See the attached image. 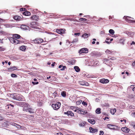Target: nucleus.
<instances>
[{
	"label": "nucleus",
	"instance_id": "1",
	"mask_svg": "<svg viewBox=\"0 0 135 135\" xmlns=\"http://www.w3.org/2000/svg\"><path fill=\"white\" fill-rule=\"evenodd\" d=\"M11 43L15 44H17L20 43V40L14 38L13 37H9L8 38Z\"/></svg>",
	"mask_w": 135,
	"mask_h": 135
},
{
	"label": "nucleus",
	"instance_id": "2",
	"mask_svg": "<svg viewBox=\"0 0 135 135\" xmlns=\"http://www.w3.org/2000/svg\"><path fill=\"white\" fill-rule=\"evenodd\" d=\"M61 103L59 102H57L56 104H52V107L54 109L57 110L59 109L61 105Z\"/></svg>",
	"mask_w": 135,
	"mask_h": 135
},
{
	"label": "nucleus",
	"instance_id": "3",
	"mask_svg": "<svg viewBox=\"0 0 135 135\" xmlns=\"http://www.w3.org/2000/svg\"><path fill=\"white\" fill-rule=\"evenodd\" d=\"M123 18L125 20L129 23H135V21L133 20H131V18H133L130 17L125 16L123 17Z\"/></svg>",
	"mask_w": 135,
	"mask_h": 135
},
{
	"label": "nucleus",
	"instance_id": "4",
	"mask_svg": "<svg viewBox=\"0 0 135 135\" xmlns=\"http://www.w3.org/2000/svg\"><path fill=\"white\" fill-rule=\"evenodd\" d=\"M23 98V97L21 95L18 94L14 96L13 99L19 101H22Z\"/></svg>",
	"mask_w": 135,
	"mask_h": 135
},
{
	"label": "nucleus",
	"instance_id": "5",
	"mask_svg": "<svg viewBox=\"0 0 135 135\" xmlns=\"http://www.w3.org/2000/svg\"><path fill=\"white\" fill-rule=\"evenodd\" d=\"M44 41L42 38H37L33 40L32 41L35 44H40L42 42Z\"/></svg>",
	"mask_w": 135,
	"mask_h": 135
},
{
	"label": "nucleus",
	"instance_id": "6",
	"mask_svg": "<svg viewBox=\"0 0 135 135\" xmlns=\"http://www.w3.org/2000/svg\"><path fill=\"white\" fill-rule=\"evenodd\" d=\"M30 26L31 28L37 29L38 24L35 22H31Z\"/></svg>",
	"mask_w": 135,
	"mask_h": 135
},
{
	"label": "nucleus",
	"instance_id": "7",
	"mask_svg": "<svg viewBox=\"0 0 135 135\" xmlns=\"http://www.w3.org/2000/svg\"><path fill=\"white\" fill-rule=\"evenodd\" d=\"M88 50L87 48H83L81 49L79 51V53L80 54L83 53H87L88 52Z\"/></svg>",
	"mask_w": 135,
	"mask_h": 135
},
{
	"label": "nucleus",
	"instance_id": "8",
	"mask_svg": "<svg viewBox=\"0 0 135 135\" xmlns=\"http://www.w3.org/2000/svg\"><path fill=\"white\" fill-rule=\"evenodd\" d=\"M79 84L82 85H85L88 86L89 85L88 83L84 81H81L79 82Z\"/></svg>",
	"mask_w": 135,
	"mask_h": 135
},
{
	"label": "nucleus",
	"instance_id": "9",
	"mask_svg": "<svg viewBox=\"0 0 135 135\" xmlns=\"http://www.w3.org/2000/svg\"><path fill=\"white\" fill-rule=\"evenodd\" d=\"M65 31V30H63L62 29H57L56 30V32L59 34L64 33Z\"/></svg>",
	"mask_w": 135,
	"mask_h": 135
},
{
	"label": "nucleus",
	"instance_id": "10",
	"mask_svg": "<svg viewBox=\"0 0 135 135\" xmlns=\"http://www.w3.org/2000/svg\"><path fill=\"white\" fill-rule=\"evenodd\" d=\"M109 81V80L108 79H105L103 78L101 79L100 80V82L102 83H108Z\"/></svg>",
	"mask_w": 135,
	"mask_h": 135
},
{
	"label": "nucleus",
	"instance_id": "11",
	"mask_svg": "<svg viewBox=\"0 0 135 135\" xmlns=\"http://www.w3.org/2000/svg\"><path fill=\"white\" fill-rule=\"evenodd\" d=\"M90 132L92 133H95L98 131V130L97 129H94L92 127L89 128Z\"/></svg>",
	"mask_w": 135,
	"mask_h": 135
},
{
	"label": "nucleus",
	"instance_id": "12",
	"mask_svg": "<svg viewBox=\"0 0 135 135\" xmlns=\"http://www.w3.org/2000/svg\"><path fill=\"white\" fill-rule=\"evenodd\" d=\"M121 130L124 132L128 133L129 132L130 129L126 127H122L121 128Z\"/></svg>",
	"mask_w": 135,
	"mask_h": 135
},
{
	"label": "nucleus",
	"instance_id": "13",
	"mask_svg": "<svg viewBox=\"0 0 135 135\" xmlns=\"http://www.w3.org/2000/svg\"><path fill=\"white\" fill-rule=\"evenodd\" d=\"M108 128L111 129H115L116 126L115 125L112 124H108L107 125Z\"/></svg>",
	"mask_w": 135,
	"mask_h": 135
},
{
	"label": "nucleus",
	"instance_id": "14",
	"mask_svg": "<svg viewBox=\"0 0 135 135\" xmlns=\"http://www.w3.org/2000/svg\"><path fill=\"white\" fill-rule=\"evenodd\" d=\"M116 59V58L115 57H112L110 59H104V61H106V64H107L108 65V61H110V62H111L110 61V60H115Z\"/></svg>",
	"mask_w": 135,
	"mask_h": 135
},
{
	"label": "nucleus",
	"instance_id": "15",
	"mask_svg": "<svg viewBox=\"0 0 135 135\" xmlns=\"http://www.w3.org/2000/svg\"><path fill=\"white\" fill-rule=\"evenodd\" d=\"M12 37L16 39H19L21 37V36L20 35L16 34H13Z\"/></svg>",
	"mask_w": 135,
	"mask_h": 135
},
{
	"label": "nucleus",
	"instance_id": "16",
	"mask_svg": "<svg viewBox=\"0 0 135 135\" xmlns=\"http://www.w3.org/2000/svg\"><path fill=\"white\" fill-rule=\"evenodd\" d=\"M88 122L90 123L94 124L95 123V121L94 119H88Z\"/></svg>",
	"mask_w": 135,
	"mask_h": 135
},
{
	"label": "nucleus",
	"instance_id": "17",
	"mask_svg": "<svg viewBox=\"0 0 135 135\" xmlns=\"http://www.w3.org/2000/svg\"><path fill=\"white\" fill-rule=\"evenodd\" d=\"M76 60L74 59H72L68 61V62L70 64L72 65L74 64L76 62Z\"/></svg>",
	"mask_w": 135,
	"mask_h": 135
},
{
	"label": "nucleus",
	"instance_id": "18",
	"mask_svg": "<svg viewBox=\"0 0 135 135\" xmlns=\"http://www.w3.org/2000/svg\"><path fill=\"white\" fill-rule=\"evenodd\" d=\"M90 36V33H85L84 34H83L82 37H83L84 38H87Z\"/></svg>",
	"mask_w": 135,
	"mask_h": 135
},
{
	"label": "nucleus",
	"instance_id": "19",
	"mask_svg": "<svg viewBox=\"0 0 135 135\" xmlns=\"http://www.w3.org/2000/svg\"><path fill=\"white\" fill-rule=\"evenodd\" d=\"M21 27L22 29L25 30H27L28 29L29 27L26 25H22L21 26Z\"/></svg>",
	"mask_w": 135,
	"mask_h": 135
},
{
	"label": "nucleus",
	"instance_id": "20",
	"mask_svg": "<svg viewBox=\"0 0 135 135\" xmlns=\"http://www.w3.org/2000/svg\"><path fill=\"white\" fill-rule=\"evenodd\" d=\"M38 18V16L36 15L32 16L31 17L32 20H37Z\"/></svg>",
	"mask_w": 135,
	"mask_h": 135
},
{
	"label": "nucleus",
	"instance_id": "21",
	"mask_svg": "<svg viewBox=\"0 0 135 135\" xmlns=\"http://www.w3.org/2000/svg\"><path fill=\"white\" fill-rule=\"evenodd\" d=\"M13 18L16 20L19 21L21 19V17L18 16H15Z\"/></svg>",
	"mask_w": 135,
	"mask_h": 135
},
{
	"label": "nucleus",
	"instance_id": "22",
	"mask_svg": "<svg viewBox=\"0 0 135 135\" xmlns=\"http://www.w3.org/2000/svg\"><path fill=\"white\" fill-rule=\"evenodd\" d=\"M125 41V39L124 38H122L120 39L119 41L120 43L122 44L123 45H124V44Z\"/></svg>",
	"mask_w": 135,
	"mask_h": 135
},
{
	"label": "nucleus",
	"instance_id": "23",
	"mask_svg": "<svg viewBox=\"0 0 135 135\" xmlns=\"http://www.w3.org/2000/svg\"><path fill=\"white\" fill-rule=\"evenodd\" d=\"M23 14L25 16H28L30 15L31 13L30 12L28 11H26L24 12Z\"/></svg>",
	"mask_w": 135,
	"mask_h": 135
},
{
	"label": "nucleus",
	"instance_id": "24",
	"mask_svg": "<svg viewBox=\"0 0 135 135\" xmlns=\"http://www.w3.org/2000/svg\"><path fill=\"white\" fill-rule=\"evenodd\" d=\"M61 96L63 97H65L66 96V92L65 91H62L61 93Z\"/></svg>",
	"mask_w": 135,
	"mask_h": 135
},
{
	"label": "nucleus",
	"instance_id": "25",
	"mask_svg": "<svg viewBox=\"0 0 135 135\" xmlns=\"http://www.w3.org/2000/svg\"><path fill=\"white\" fill-rule=\"evenodd\" d=\"M74 69H75L76 71L77 72H78L80 70V69L79 68V67L77 66H74Z\"/></svg>",
	"mask_w": 135,
	"mask_h": 135
},
{
	"label": "nucleus",
	"instance_id": "26",
	"mask_svg": "<svg viewBox=\"0 0 135 135\" xmlns=\"http://www.w3.org/2000/svg\"><path fill=\"white\" fill-rule=\"evenodd\" d=\"M26 46H22L20 47V49L22 50H25L26 49Z\"/></svg>",
	"mask_w": 135,
	"mask_h": 135
},
{
	"label": "nucleus",
	"instance_id": "27",
	"mask_svg": "<svg viewBox=\"0 0 135 135\" xmlns=\"http://www.w3.org/2000/svg\"><path fill=\"white\" fill-rule=\"evenodd\" d=\"M96 113L98 114L101 113V109L100 108H97L96 110Z\"/></svg>",
	"mask_w": 135,
	"mask_h": 135
},
{
	"label": "nucleus",
	"instance_id": "28",
	"mask_svg": "<svg viewBox=\"0 0 135 135\" xmlns=\"http://www.w3.org/2000/svg\"><path fill=\"white\" fill-rule=\"evenodd\" d=\"M33 110L32 108H29L28 107L27 112H29L30 113H32L34 112H33Z\"/></svg>",
	"mask_w": 135,
	"mask_h": 135
},
{
	"label": "nucleus",
	"instance_id": "29",
	"mask_svg": "<svg viewBox=\"0 0 135 135\" xmlns=\"http://www.w3.org/2000/svg\"><path fill=\"white\" fill-rule=\"evenodd\" d=\"M69 116H74V114L71 111H69Z\"/></svg>",
	"mask_w": 135,
	"mask_h": 135
},
{
	"label": "nucleus",
	"instance_id": "30",
	"mask_svg": "<svg viewBox=\"0 0 135 135\" xmlns=\"http://www.w3.org/2000/svg\"><path fill=\"white\" fill-rule=\"evenodd\" d=\"M17 69L16 67V66H12L11 68H9L8 69L9 70H16Z\"/></svg>",
	"mask_w": 135,
	"mask_h": 135
},
{
	"label": "nucleus",
	"instance_id": "31",
	"mask_svg": "<svg viewBox=\"0 0 135 135\" xmlns=\"http://www.w3.org/2000/svg\"><path fill=\"white\" fill-rule=\"evenodd\" d=\"M109 32L112 35H113L114 33V30L112 29H110L109 30Z\"/></svg>",
	"mask_w": 135,
	"mask_h": 135
},
{
	"label": "nucleus",
	"instance_id": "32",
	"mask_svg": "<svg viewBox=\"0 0 135 135\" xmlns=\"http://www.w3.org/2000/svg\"><path fill=\"white\" fill-rule=\"evenodd\" d=\"M131 88L132 89V90L133 91H134V92L135 93V86H134V85H132L130 86Z\"/></svg>",
	"mask_w": 135,
	"mask_h": 135
},
{
	"label": "nucleus",
	"instance_id": "33",
	"mask_svg": "<svg viewBox=\"0 0 135 135\" xmlns=\"http://www.w3.org/2000/svg\"><path fill=\"white\" fill-rule=\"evenodd\" d=\"M116 111V109H111L110 110V112L112 114H114Z\"/></svg>",
	"mask_w": 135,
	"mask_h": 135
},
{
	"label": "nucleus",
	"instance_id": "34",
	"mask_svg": "<svg viewBox=\"0 0 135 135\" xmlns=\"http://www.w3.org/2000/svg\"><path fill=\"white\" fill-rule=\"evenodd\" d=\"M112 52H111L110 50H109L108 49L107 50L105 51V52L106 54H110L112 53Z\"/></svg>",
	"mask_w": 135,
	"mask_h": 135
},
{
	"label": "nucleus",
	"instance_id": "35",
	"mask_svg": "<svg viewBox=\"0 0 135 135\" xmlns=\"http://www.w3.org/2000/svg\"><path fill=\"white\" fill-rule=\"evenodd\" d=\"M82 100H80L79 101H78L76 102V105H79L82 102Z\"/></svg>",
	"mask_w": 135,
	"mask_h": 135
},
{
	"label": "nucleus",
	"instance_id": "36",
	"mask_svg": "<svg viewBox=\"0 0 135 135\" xmlns=\"http://www.w3.org/2000/svg\"><path fill=\"white\" fill-rule=\"evenodd\" d=\"M79 20L80 21H86L87 20L84 18H80Z\"/></svg>",
	"mask_w": 135,
	"mask_h": 135
},
{
	"label": "nucleus",
	"instance_id": "37",
	"mask_svg": "<svg viewBox=\"0 0 135 135\" xmlns=\"http://www.w3.org/2000/svg\"><path fill=\"white\" fill-rule=\"evenodd\" d=\"M7 106H8V108H10V107H13L14 106L13 105H12L11 104H9L7 105Z\"/></svg>",
	"mask_w": 135,
	"mask_h": 135
},
{
	"label": "nucleus",
	"instance_id": "38",
	"mask_svg": "<svg viewBox=\"0 0 135 135\" xmlns=\"http://www.w3.org/2000/svg\"><path fill=\"white\" fill-rule=\"evenodd\" d=\"M11 76L12 77H16L17 76V75L14 74H11Z\"/></svg>",
	"mask_w": 135,
	"mask_h": 135
},
{
	"label": "nucleus",
	"instance_id": "39",
	"mask_svg": "<svg viewBox=\"0 0 135 135\" xmlns=\"http://www.w3.org/2000/svg\"><path fill=\"white\" fill-rule=\"evenodd\" d=\"M28 108V107H24L23 109V111H25L26 112H27Z\"/></svg>",
	"mask_w": 135,
	"mask_h": 135
},
{
	"label": "nucleus",
	"instance_id": "40",
	"mask_svg": "<svg viewBox=\"0 0 135 135\" xmlns=\"http://www.w3.org/2000/svg\"><path fill=\"white\" fill-rule=\"evenodd\" d=\"M16 126L17 127V128H18V129L20 128L21 127L20 125L19 124H16Z\"/></svg>",
	"mask_w": 135,
	"mask_h": 135
},
{
	"label": "nucleus",
	"instance_id": "41",
	"mask_svg": "<svg viewBox=\"0 0 135 135\" xmlns=\"http://www.w3.org/2000/svg\"><path fill=\"white\" fill-rule=\"evenodd\" d=\"M78 41V39L77 38H76L74 39L73 41V42H76Z\"/></svg>",
	"mask_w": 135,
	"mask_h": 135
},
{
	"label": "nucleus",
	"instance_id": "42",
	"mask_svg": "<svg viewBox=\"0 0 135 135\" xmlns=\"http://www.w3.org/2000/svg\"><path fill=\"white\" fill-rule=\"evenodd\" d=\"M82 104L84 105V106H86L87 105V103L86 102H84V101H83Z\"/></svg>",
	"mask_w": 135,
	"mask_h": 135
},
{
	"label": "nucleus",
	"instance_id": "43",
	"mask_svg": "<svg viewBox=\"0 0 135 135\" xmlns=\"http://www.w3.org/2000/svg\"><path fill=\"white\" fill-rule=\"evenodd\" d=\"M26 10V9L24 8H21L20 9V11H25Z\"/></svg>",
	"mask_w": 135,
	"mask_h": 135
},
{
	"label": "nucleus",
	"instance_id": "44",
	"mask_svg": "<svg viewBox=\"0 0 135 135\" xmlns=\"http://www.w3.org/2000/svg\"><path fill=\"white\" fill-rule=\"evenodd\" d=\"M62 67V68L60 69L61 70H65V68H66L65 66H63Z\"/></svg>",
	"mask_w": 135,
	"mask_h": 135
},
{
	"label": "nucleus",
	"instance_id": "45",
	"mask_svg": "<svg viewBox=\"0 0 135 135\" xmlns=\"http://www.w3.org/2000/svg\"><path fill=\"white\" fill-rule=\"evenodd\" d=\"M4 119V118L2 116L0 115V121L3 120Z\"/></svg>",
	"mask_w": 135,
	"mask_h": 135
},
{
	"label": "nucleus",
	"instance_id": "46",
	"mask_svg": "<svg viewBox=\"0 0 135 135\" xmlns=\"http://www.w3.org/2000/svg\"><path fill=\"white\" fill-rule=\"evenodd\" d=\"M43 103L41 102H40L38 103V105L40 106H42V105Z\"/></svg>",
	"mask_w": 135,
	"mask_h": 135
},
{
	"label": "nucleus",
	"instance_id": "47",
	"mask_svg": "<svg viewBox=\"0 0 135 135\" xmlns=\"http://www.w3.org/2000/svg\"><path fill=\"white\" fill-rule=\"evenodd\" d=\"M100 135H103L104 134V132L102 131H100Z\"/></svg>",
	"mask_w": 135,
	"mask_h": 135
},
{
	"label": "nucleus",
	"instance_id": "48",
	"mask_svg": "<svg viewBox=\"0 0 135 135\" xmlns=\"http://www.w3.org/2000/svg\"><path fill=\"white\" fill-rule=\"evenodd\" d=\"M32 84L33 85H36V84H37L38 83V82H32Z\"/></svg>",
	"mask_w": 135,
	"mask_h": 135
},
{
	"label": "nucleus",
	"instance_id": "49",
	"mask_svg": "<svg viewBox=\"0 0 135 135\" xmlns=\"http://www.w3.org/2000/svg\"><path fill=\"white\" fill-rule=\"evenodd\" d=\"M69 111H68L67 112H65L64 113V114H67L68 115V116H69Z\"/></svg>",
	"mask_w": 135,
	"mask_h": 135
},
{
	"label": "nucleus",
	"instance_id": "50",
	"mask_svg": "<svg viewBox=\"0 0 135 135\" xmlns=\"http://www.w3.org/2000/svg\"><path fill=\"white\" fill-rule=\"evenodd\" d=\"M22 104L24 105H25V106H27L28 105V104H26L25 103H23Z\"/></svg>",
	"mask_w": 135,
	"mask_h": 135
},
{
	"label": "nucleus",
	"instance_id": "51",
	"mask_svg": "<svg viewBox=\"0 0 135 135\" xmlns=\"http://www.w3.org/2000/svg\"><path fill=\"white\" fill-rule=\"evenodd\" d=\"M114 18L113 16H110L109 17V19L110 20L112 19H113Z\"/></svg>",
	"mask_w": 135,
	"mask_h": 135
},
{
	"label": "nucleus",
	"instance_id": "52",
	"mask_svg": "<svg viewBox=\"0 0 135 135\" xmlns=\"http://www.w3.org/2000/svg\"><path fill=\"white\" fill-rule=\"evenodd\" d=\"M80 34V33H74V35H75L79 36Z\"/></svg>",
	"mask_w": 135,
	"mask_h": 135
},
{
	"label": "nucleus",
	"instance_id": "53",
	"mask_svg": "<svg viewBox=\"0 0 135 135\" xmlns=\"http://www.w3.org/2000/svg\"><path fill=\"white\" fill-rule=\"evenodd\" d=\"M56 135H63V134L62 133L59 132L57 133Z\"/></svg>",
	"mask_w": 135,
	"mask_h": 135
},
{
	"label": "nucleus",
	"instance_id": "54",
	"mask_svg": "<svg viewBox=\"0 0 135 135\" xmlns=\"http://www.w3.org/2000/svg\"><path fill=\"white\" fill-rule=\"evenodd\" d=\"M132 65L133 66H135V60L132 63Z\"/></svg>",
	"mask_w": 135,
	"mask_h": 135
},
{
	"label": "nucleus",
	"instance_id": "55",
	"mask_svg": "<svg viewBox=\"0 0 135 135\" xmlns=\"http://www.w3.org/2000/svg\"><path fill=\"white\" fill-rule=\"evenodd\" d=\"M131 45H135V42L133 41H132L131 43Z\"/></svg>",
	"mask_w": 135,
	"mask_h": 135
},
{
	"label": "nucleus",
	"instance_id": "56",
	"mask_svg": "<svg viewBox=\"0 0 135 135\" xmlns=\"http://www.w3.org/2000/svg\"><path fill=\"white\" fill-rule=\"evenodd\" d=\"M16 124L14 123H13L12 124V125H13V126H16Z\"/></svg>",
	"mask_w": 135,
	"mask_h": 135
},
{
	"label": "nucleus",
	"instance_id": "57",
	"mask_svg": "<svg viewBox=\"0 0 135 135\" xmlns=\"http://www.w3.org/2000/svg\"><path fill=\"white\" fill-rule=\"evenodd\" d=\"M120 121L121 122H122L123 121H124L125 123H126V120L125 119H123V120H121Z\"/></svg>",
	"mask_w": 135,
	"mask_h": 135
},
{
	"label": "nucleus",
	"instance_id": "58",
	"mask_svg": "<svg viewBox=\"0 0 135 135\" xmlns=\"http://www.w3.org/2000/svg\"><path fill=\"white\" fill-rule=\"evenodd\" d=\"M81 113L82 114H84V113H85V112H83V111H81Z\"/></svg>",
	"mask_w": 135,
	"mask_h": 135
},
{
	"label": "nucleus",
	"instance_id": "59",
	"mask_svg": "<svg viewBox=\"0 0 135 135\" xmlns=\"http://www.w3.org/2000/svg\"><path fill=\"white\" fill-rule=\"evenodd\" d=\"M55 62H54L53 63H52V65H51L52 66H54L55 65Z\"/></svg>",
	"mask_w": 135,
	"mask_h": 135
},
{
	"label": "nucleus",
	"instance_id": "60",
	"mask_svg": "<svg viewBox=\"0 0 135 135\" xmlns=\"http://www.w3.org/2000/svg\"><path fill=\"white\" fill-rule=\"evenodd\" d=\"M109 118L108 117H105L104 118V120H105L106 119H109Z\"/></svg>",
	"mask_w": 135,
	"mask_h": 135
},
{
	"label": "nucleus",
	"instance_id": "61",
	"mask_svg": "<svg viewBox=\"0 0 135 135\" xmlns=\"http://www.w3.org/2000/svg\"><path fill=\"white\" fill-rule=\"evenodd\" d=\"M54 95H55V96L56 97V95H57V94L56 93H54Z\"/></svg>",
	"mask_w": 135,
	"mask_h": 135
},
{
	"label": "nucleus",
	"instance_id": "62",
	"mask_svg": "<svg viewBox=\"0 0 135 135\" xmlns=\"http://www.w3.org/2000/svg\"><path fill=\"white\" fill-rule=\"evenodd\" d=\"M62 66V65H60L59 66V68H61Z\"/></svg>",
	"mask_w": 135,
	"mask_h": 135
},
{
	"label": "nucleus",
	"instance_id": "63",
	"mask_svg": "<svg viewBox=\"0 0 135 135\" xmlns=\"http://www.w3.org/2000/svg\"><path fill=\"white\" fill-rule=\"evenodd\" d=\"M84 123H82L81 124V126H83L84 125Z\"/></svg>",
	"mask_w": 135,
	"mask_h": 135
},
{
	"label": "nucleus",
	"instance_id": "64",
	"mask_svg": "<svg viewBox=\"0 0 135 135\" xmlns=\"http://www.w3.org/2000/svg\"><path fill=\"white\" fill-rule=\"evenodd\" d=\"M92 44H94L95 43V42L94 41H93L92 42Z\"/></svg>",
	"mask_w": 135,
	"mask_h": 135
}]
</instances>
